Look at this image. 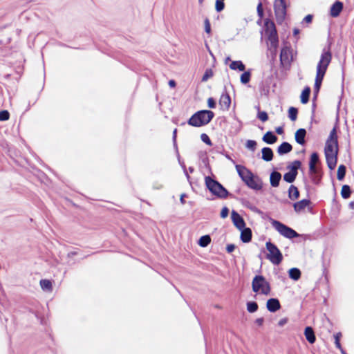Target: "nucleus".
<instances>
[{"label": "nucleus", "instance_id": "1", "mask_svg": "<svg viewBox=\"0 0 354 354\" xmlns=\"http://www.w3.org/2000/svg\"><path fill=\"white\" fill-rule=\"evenodd\" d=\"M235 168L239 176L248 188L257 192L263 188L262 179L250 169L239 164H235Z\"/></svg>", "mask_w": 354, "mask_h": 354}, {"label": "nucleus", "instance_id": "2", "mask_svg": "<svg viewBox=\"0 0 354 354\" xmlns=\"http://www.w3.org/2000/svg\"><path fill=\"white\" fill-rule=\"evenodd\" d=\"M263 33L268 37L271 46L277 48L279 43L277 31L274 21L269 18L264 20L263 26L261 31V34L263 35Z\"/></svg>", "mask_w": 354, "mask_h": 354}, {"label": "nucleus", "instance_id": "3", "mask_svg": "<svg viewBox=\"0 0 354 354\" xmlns=\"http://www.w3.org/2000/svg\"><path fill=\"white\" fill-rule=\"evenodd\" d=\"M213 116L214 113L211 111H200L189 118L188 124L193 127H201L209 123Z\"/></svg>", "mask_w": 354, "mask_h": 354}, {"label": "nucleus", "instance_id": "4", "mask_svg": "<svg viewBox=\"0 0 354 354\" xmlns=\"http://www.w3.org/2000/svg\"><path fill=\"white\" fill-rule=\"evenodd\" d=\"M270 222L272 226L283 236L287 239L297 238L301 236L295 230L283 224L279 221L270 218Z\"/></svg>", "mask_w": 354, "mask_h": 354}, {"label": "nucleus", "instance_id": "5", "mask_svg": "<svg viewBox=\"0 0 354 354\" xmlns=\"http://www.w3.org/2000/svg\"><path fill=\"white\" fill-rule=\"evenodd\" d=\"M252 291L262 295H268L270 294L271 287L270 283L261 274L255 275L252 281Z\"/></svg>", "mask_w": 354, "mask_h": 354}, {"label": "nucleus", "instance_id": "6", "mask_svg": "<svg viewBox=\"0 0 354 354\" xmlns=\"http://www.w3.org/2000/svg\"><path fill=\"white\" fill-rule=\"evenodd\" d=\"M266 247L268 253L266 258L274 265H279L283 260V254L277 246L270 241L266 243Z\"/></svg>", "mask_w": 354, "mask_h": 354}, {"label": "nucleus", "instance_id": "7", "mask_svg": "<svg viewBox=\"0 0 354 354\" xmlns=\"http://www.w3.org/2000/svg\"><path fill=\"white\" fill-rule=\"evenodd\" d=\"M273 6L277 22L281 24L287 15L288 5L286 1V0H274Z\"/></svg>", "mask_w": 354, "mask_h": 354}, {"label": "nucleus", "instance_id": "8", "mask_svg": "<svg viewBox=\"0 0 354 354\" xmlns=\"http://www.w3.org/2000/svg\"><path fill=\"white\" fill-rule=\"evenodd\" d=\"M331 59L332 53L330 47L328 48H324L320 56V59L317 66V69H321L322 71H326Z\"/></svg>", "mask_w": 354, "mask_h": 354}, {"label": "nucleus", "instance_id": "9", "mask_svg": "<svg viewBox=\"0 0 354 354\" xmlns=\"http://www.w3.org/2000/svg\"><path fill=\"white\" fill-rule=\"evenodd\" d=\"M280 64L283 66H290L292 62V49L290 46L284 45L282 46L279 55Z\"/></svg>", "mask_w": 354, "mask_h": 354}, {"label": "nucleus", "instance_id": "10", "mask_svg": "<svg viewBox=\"0 0 354 354\" xmlns=\"http://www.w3.org/2000/svg\"><path fill=\"white\" fill-rule=\"evenodd\" d=\"M205 184L208 189L215 196L220 198L221 193V185L210 177L205 178Z\"/></svg>", "mask_w": 354, "mask_h": 354}, {"label": "nucleus", "instance_id": "11", "mask_svg": "<svg viewBox=\"0 0 354 354\" xmlns=\"http://www.w3.org/2000/svg\"><path fill=\"white\" fill-rule=\"evenodd\" d=\"M308 176L313 184L319 185L323 178V171L320 167L314 168L313 171H310L309 168Z\"/></svg>", "mask_w": 354, "mask_h": 354}, {"label": "nucleus", "instance_id": "12", "mask_svg": "<svg viewBox=\"0 0 354 354\" xmlns=\"http://www.w3.org/2000/svg\"><path fill=\"white\" fill-rule=\"evenodd\" d=\"M339 148H335V153H324L327 166L330 170L335 168L337 162Z\"/></svg>", "mask_w": 354, "mask_h": 354}, {"label": "nucleus", "instance_id": "13", "mask_svg": "<svg viewBox=\"0 0 354 354\" xmlns=\"http://www.w3.org/2000/svg\"><path fill=\"white\" fill-rule=\"evenodd\" d=\"M231 219L234 225L238 230H241L245 226L243 218L235 210H232L231 212Z\"/></svg>", "mask_w": 354, "mask_h": 354}, {"label": "nucleus", "instance_id": "14", "mask_svg": "<svg viewBox=\"0 0 354 354\" xmlns=\"http://www.w3.org/2000/svg\"><path fill=\"white\" fill-rule=\"evenodd\" d=\"M343 2L338 0L335 1V3H333L330 8V15L333 18L339 17L343 10Z\"/></svg>", "mask_w": 354, "mask_h": 354}, {"label": "nucleus", "instance_id": "15", "mask_svg": "<svg viewBox=\"0 0 354 354\" xmlns=\"http://www.w3.org/2000/svg\"><path fill=\"white\" fill-rule=\"evenodd\" d=\"M266 308L270 313H275L281 308L279 300L277 298H270L266 302Z\"/></svg>", "mask_w": 354, "mask_h": 354}, {"label": "nucleus", "instance_id": "16", "mask_svg": "<svg viewBox=\"0 0 354 354\" xmlns=\"http://www.w3.org/2000/svg\"><path fill=\"white\" fill-rule=\"evenodd\" d=\"M241 232L240 240L244 243H248L252 241V232L250 227L244 226L243 228L239 230Z\"/></svg>", "mask_w": 354, "mask_h": 354}, {"label": "nucleus", "instance_id": "17", "mask_svg": "<svg viewBox=\"0 0 354 354\" xmlns=\"http://www.w3.org/2000/svg\"><path fill=\"white\" fill-rule=\"evenodd\" d=\"M306 130L304 128H300L295 133V140L296 142L301 146H304L306 142Z\"/></svg>", "mask_w": 354, "mask_h": 354}, {"label": "nucleus", "instance_id": "18", "mask_svg": "<svg viewBox=\"0 0 354 354\" xmlns=\"http://www.w3.org/2000/svg\"><path fill=\"white\" fill-rule=\"evenodd\" d=\"M281 179V174L279 171L273 170L270 174V183L272 187H277Z\"/></svg>", "mask_w": 354, "mask_h": 354}, {"label": "nucleus", "instance_id": "19", "mask_svg": "<svg viewBox=\"0 0 354 354\" xmlns=\"http://www.w3.org/2000/svg\"><path fill=\"white\" fill-rule=\"evenodd\" d=\"M292 150V146L288 142H283L278 146L277 151L279 156H283L290 153Z\"/></svg>", "mask_w": 354, "mask_h": 354}, {"label": "nucleus", "instance_id": "20", "mask_svg": "<svg viewBox=\"0 0 354 354\" xmlns=\"http://www.w3.org/2000/svg\"><path fill=\"white\" fill-rule=\"evenodd\" d=\"M277 140V136L272 131H267L262 137V140L268 145H273Z\"/></svg>", "mask_w": 354, "mask_h": 354}, {"label": "nucleus", "instance_id": "21", "mask_svg": "<svg viewBox=\"0 0 354 354\" xmlns=\"http://www.w3.org/2000/svg\"><path fill=\"white\" fill-rule=\"evenodd\" d=\"M310 200L306 198L295 202L293 203L294 210L296 212H300L302 210H304L307 206H308L310 204Z\"/></svg>", "mask_w": 354, "mask_h": 354}, {"label": "nucleus", "instance_id": "22", "mask_svg": "<svg viewBox=\"0 0 354 354\" xmlns=\"http://www.w3.org/2000/svg\"><path fill=\"white\" fill-rule=\"evenodd\" d=\"M304 335L310 344H314L316 341L315 331L311 326H306L304 329Z\"/></svg>", "mask_w": 354, "mask_h": 354}, {"label": "nucleus", "instance_id": "23", "mask_svg": "<svg viewBox=\"0 0 354 354\" xmlns=\"http://www.w3.org/2000/svg\"><path fill=\"white\" fill-rule=\"evenodd\" d=\"M261 158L266 162H270L273 159L274 153L270 147H265L261 149Z\"/></svg>", "mask_w": 354, "mask_h": 354}, {"label": "nucleus", "instance_id": "24", "mask_svg": "<svg viewBox=\"0 0 354 354\" xmlns=\"http://www.w3.org/2000/svg\"><path fill=\"white\" fill-rule=\"evenodd\" d=\"M288 198L291 201H295L299 198L300 193H299L298 188L296 186H295L294 185H291L289 187V189L288 191Z\"/></svg>", "mask_w": 354, "mask_h": 354}, {"label": "nucleus", "instance_id": "25", "mask_svg": "<svg viewBox=\"0 0 354 354\" xmlns=\"http://www.w3.org/2000/svg\"><path fill=\"white\" fill-rule=\"evenodd\" d=\"M319 162H320V160H319V153L317 151L313 152L310 155L309 162H308V166H309V168H310V171H313L314 168L317 167L315 166V164H317Z\"/></svg>", "mask_w": 354, "mask_h": 354}, {"label": "nucleus", "instance_id": "26", "mask_svg": "<svg viewBox=\"0 0 354 354\" xmlns=\"http://www.w3.org/2000/svg\"><path fill=\"white\" fill-rule=\"evenodd\" d=\"M310 92H311L310 87H309L308 86H306L304 87V88L301 91V93L300 95V100H301V104H306L308 102Z\"/></svg>", "mask_w": 354, "mask_h": 354}, {"label": "nucleus", "instance_id": "27", "mask_svg": "<svg viewBox=\"0 0 354 354\" xmlns=\"http://www.w3.org/2000/svg\"><path fill=\"white\" fill-rule=\"evenodd\" d=\"M230 69L233 71H244L245 65L241 60L232 61L229 65Z\"/></svg>", "mask_w": 354, "mask_h": 354}, {"label": "nucleus", "instance_id": "28", "mask_svg": "<svg viewBox=\"0 0 354 354\" xmlns=\"http://www.w3.org/2000/svg\"><path fill=\"white\" fill-rule=\"evenodd\" d=\"M243 73L241 75L240 77V82L242 84L246 85L248 84L251 80L252 77V69L250 68L247 71H242Z\"/></svg>", "mask_w": 354, "mask_h": 354}, {"label": "nucleus", "instance_id": "29", "mask_svg": "<svg viewBox=\"0 0 354 354\" xmlns=\"http://www.w3.org/2000/svg\"><path fill=\"white\" fill-rule=\"evenodd\" d=\"M301 272L297 268H292L288 270V276L290 279L297 281L300 279Z\"/></svg>", "mask_w": 354, "mask_h": 354}, {"label": "nucleus", "instance_id": "30", "mask_svg": "<svg viewBox=\"0 0 354 354\" xmlns=\"http://www.w3.org/2000/svg\"><path fill=\"white\" fill-rule=\"evenodd\" d=\"M297 175L294 171H288L283 174V178L286 183H292L296 180Z\"/></svg>", "mask_w": 354, "mask_h": 354}, {"label": "nucleus", "instance_id": "31", "mask_svg": "<svg viewBox=\"0 0 354 354\" xmlns=\"http://www.w3.org/2000/svg\"><path fill=\"white\" fill-rule=\"evenodd\" d=\"M326 140L333 142L335 148H339L336 127H334L333 129L330 131L329 136Z\"/></svg>", "mask_w": 354, "mask_h": 354}, {"label": "nucleus", "instance_id": "32", "mask_svg": "<svg viewBox=\"0 0 354 354\" xmlns=\"http://www.w3.org/2000/svg\"><path fill=\"white\" fill-rule=\"evenodd\" d=\"M352 193L351 188L348 185H344L342 187L341 196L344 199H348L350 198Z\"/></svg>", "mask_w": 354, "mask_h": 354}, {"label": "nucleus", "instance_id": "33", "mask_svg": "<svg viewBox=\"0 0 354 354\" xmlns=\"http://www.w3.org/2000/svg\"><path fill=\"white\" fill-rule=\"evenodd\" d=\"M325 71H322L321 69H317L316 77L315 80V84L321 85L322 84L324 75L326 74Z\"/></svg>", "mask_w": 354, "mask_h": 354}, {"label": "nucleus", "instance_id": "34", "mask_svg": "<svg viewBox=\"0 0 354 354\" xmlns=\"http://www.w3.org/2000/svg\"><path fill=\"white\" fill-rule=\"evenodd\" d=\"M257 15H258V17H259V19L257 20V24L259 26H261L262 25V19H263V17L264 16V12H263V4H262L261 1L259 2V3L257 5Z\"/></svg>", "mask_w": 354, "mask_h": 354}, {"label": "nucleus", "instance_id": "35", "mask_svg": "<svg viewBox=\"0 0 354 354\" xmlns=\"http://www.w3.org/2000/svg\"><path fill=\"white\" fill-rule=\"evenodd\" d=\"M346 173V167L344 165H340L337 169V178L342 181L344 179Z\"/></svg>", "mask_w": 354, "mask_h": 354}, {"label": "nucleus", "instance_id": "36", "mask_svg": "<svg viewBox=\"0 0 354 354\" xmlns=\"http://www.w3.org/2000/svg\"><path fill=\"white\" fill-rule=\"evenodd\" d=\"M301 167V162L299 160L293 161L290 165L287 166L289 171H294L295 174H298V169Z\"/></svg>", "mask_w": 354, "mask_h": 354}, {"label": "nucleus", "instance_id": "37", "mask_svg": "<svg viewBox=\"0 0 354 354\" xmlns=\"http://www.w3.org/2000/svg\"><path fill=\"white\" fill-rule=\"evenodd\" d=\"M211 243V238L209 235L202 236L198 241V244L202 247H207Z\"/></svg>", "mask_w": 354, "mask_h": 354}, {"label": "nucleus", "instance_id": "38", "mask_svg": "<svg viewBox=\"0 0 354 354\" xmlns=\"http://www.w3.org/2000/svg\"><path fill=\"white\" fill-rule=\"evenodd\" d=\"M242 204H243V205L244 207L248 208L249 209H250L251 211H252L254 212H256V213H258V214L262 213V212L258 207H257L256 206L253 205L248 200H245V199L243 200Z\"/></svg>", "mask_w": 354, "mask_h": 354}, {"label": "nucleus", "instance_id": "39", "mask_svg": "<svg viewBox=\"0 0 354 354\" xmlns=\"http://www.w3.org/2000/svg\"><path fill=\"white\" fill-rule=\"evenodd\" d=\"M298 109L294 106H290L288 111V118L291 121H295L297 118Z\"/></svg>", "mask_w": 354, "mask_h": 354}, {"label": "nucleus", "instance_id": "40", "mask_svg": "<svg viewBox=\"0 0 354 354\" xmlns=\"http://www.w3.org/2000/svg\"><path fill=\"white\" fill-rule=\"evenodd\" d=\"M335 147L333 142L326 140L324 147V153H335Z\"/></svg>", "mask_w": 354, "mask_h": 354}, {"label": "nucleus", "instance_id": "41", "mask_svg": "<svg viewBox=\"0 0 354 354\" xmlns=\"http://www.w3.org/2000/svg\"><path fill=\"white\" fill-rule=\"evenodd\" d=\"M247 310L250 313H254L257 311L259 306L256 301H250L246 304Z\"/></svg>", "mask_w": 354, "mask_h": 354}, {"label": "nucleus", "instance_id": "42", "mask_svg": "<svg viewBox=\"0 0 354 354\" xmlns=\"http://www.w3.org/2000/svg\"><path fill=\"white\" fill-rule=\"evenodd\" d=\"M40 286L41 288L44 290L51 291L52 290V283L48 279H42L40 281Z\"/></svg>", "mask_w": 354, "mask_h": 354}, {"label": "nucleus", "instance_id": "43", "mask_svg": "<svg viewBox=\"0 0 354 354\" xmlns=\"http://www.w3.org/2000/svg\"><path fill=\"white\" fill-rule=\"evenodd\" d=\"M257 143L254 140H248L245 143V147L252 151H254L257 149Z\"/></svg>", "mask_w": 354, "mask_h": 354}, {"label": "nucleus", "instance_id": "44", "mask_svg": "<svg viewBox=\"0 0 354 354\" xmlns=\"http://www.w3.org/2000/svg\"><path fill=\"white\" fill-rule=\"evenodd\" d=\"M257 118L263 122H266L268 120V115L267 112L264 111H259L257 113Z\"/></svg>", "mask_w": 354, "mask_h": 354}, {"label": "nucleus", "instance_id": "45", "mask_svg": "<svg viewBox=\"0 0 354 354\" xmlns=\"http://www.w3.org/2000/svg\"><path fill=\"white\" fill-rule=\"evenodd\" d=\"M223 103L226 106V108L228 109L231 104V98H230V95L227 93H223Z\"/></svg>", "mask_w": 354, "mask_h": 354}, {"label": "nucleus", "instance_id": "46", "mask_svg": "<svg viewBox=\"0 0 354 354\" xmlns=\"http://www.w3.org/2000/svg\"><path fill=\"white\" fill-rule=\"evenodd\" d=\"M212 76H213L212 71L211 69H207V70H206L205 73H204V75L202 77V81L205 82L208 79L212 77Z\"/></svg>", "mask_w": 354, "mask_h": 354}, {"label": "nucleus", "instance_id": "47", "mask_svg": "<svg viewBox=\"0 0 354 354\" xmlns=\"http://www.w3.org/2000/svg\"><path fill=\"white\" fill-rule=\"evenodd\" d=\"M321 86V85L317 86V84H314L313 101H315L317 100Z\"/></svg>", "mask_w": 354, "mask_h": 354}, {"label": "nucleus", "instance_id": "48", "mask_svg": "<svg viewBox=\"0 0 354 354\" xmlns=\"http://www.w3.org/2000/svg\"><path fill=\"white\" fill-rule=\"evenodd\" d=\"M10 114L8 111H0V121H5L9 119Z\"/></svg>", "mask_w": 354, "mask_h": 354}, {"label": "nucleus", "instance_id": "49", "mask_svg": "<svg viewBox=\"0 0 354 354\" xmlns=\"http://www.w3.org/2000/svg\"><path fill=\"white\" fill-rule=\"evenodd\" d=\"M313 15H307L302 21V23L310 24L313 21Z\"/></svg>", "mask_w": 354, "mask_h": 354}, {"label": "nucleus", "instance_id": "50", "mask_svg": "<svg viewBox=\"0 0 354 354\" xmlns=\"http://www.w3.org/2000/svg\"><path fill=\"white\" fill-rule=\"evenodd\" d=\"M236 248V245L233 243L227 244L226 245V251L227 253H232Z\"/></svg>", "mask_w": 354, "mask_h": 354}, {"label": "nucleus", "instance_id": "51", "mask_svg": "<svg viewBox=\"0 0 354 354\" xmlns=\"http://www.w3.org/2000/svg\"><path fill=\"white\" fill-rule=\"evenodd\" d=\"M205 30L207 34H209L211 32V28H210V24L207 19L205 20Z\"/></svg>", "mask_w": 354, "mask_h": 354}, {"label": "nucleus", "instance_id": "52", "mask_svg": "<svg viewBox=\"0 0 354 354\" xmlns=\"http://www.w3.org/2000/svg\"><path fill=\"white\" fill-rule=\"evenodd\" d=\"M201 140L207 145H211V141L207 135L203 133L201 135Z\"/></svg>", "mask_w": 354, "mask_h": 354}, {"label": "nucleus", "instance_id": "53", "mask_svg": "<svg viewBox=\"0 0 354 354\" xmlns=\"http://www.w3.org/2000/svg\"><path fill=\"white\" fill-rule=\"evenodd\" d=\"M288 319V318L285 317V318H282L281 319L279 322H278V326H283L285 324H287Z\"/></svg>", "mask_w": 354, "mask_h": 354}, {"label": "nucleus", "instance_id": "54", "mask_svg": "<svg viewBox=\"0 0 354 354\" xmlns=\"http://www.w3.org/2000/svg\"><path fill=\"white\" fill-rule=\"evenodd\" d=\"M275 132L278 135H282L284 133L283 127L282 126H279V127H276Z\"/></svg>", "mask_w": 354, "mask_h": 354}, {"label": "nucleus", "instance_id": "55", "mask_svg": "<svg viewBox=\"0 0 354 354\" xmlns=\"http://www.w3.org/2000/svg\"><path fill=\"white\" fill-rule=\"evenodd\" d=\"M208 106L209 108H214L215 106V102L213 98L210 97L207 100Z\"/></svg>", "mask_w": 354, "mask_h": 354}, {"label": "nucleus", "instance_id": "56", "mask_svg": "<svg viewBox=\"0 0 354 354\" xmlns=\"http://www.w3.org/2000/svg\"><path fill=\"white\" fill-rule=\"evenodd\" d=\"M263 322H264V319L263 317H259V318H257L256 320H255V323L259 326H261L263 324Z\"/></svg>", "mask_w": 354, "mask_h": 354}, {"label": "nucleus", "instance_id": "57", "mask_svg": "<svg viewBox=\"0 0 354 354\" xmlns=\"http://www.w3.org/2000/svg\"><path fill=\"white\" fill-rule=\"evenodd\" d=\"M216 10L218 12L221 10V0H216Z\"/></svg>", "mask_w": 354, "mask_h": 354}, {"label": "nucleus", "instance_id": "58", "mask_svg": "<svg viewBox=\"0 0 354 354\" xmlns=\"http://www.w3.org/2000/svg\"><path fill=\"white\" fill-rule=\"evenodd\" d=\"M342 337V333L340 332L337 333L334 335L335 342H340V339Z\"/></svg>", "mask_w": 354, "mask_h": 354}, {"label": "nucleus", "instance_id": "59", "mask_svg": "<svg viewBox=\"0 0 354 354\" xmlns=\"http://www.w3.org/2000/svg\"><path fill=\"white\" fill-rule=\"evenodd\" d=\"M229 214V209L227 207H223V218L227 217Z\"/></svg>", "mask_w": 354, "mask_h": 354}, {"label": "nucleus", "instance_id": "60", "mask_svg": "<svg viewBox=\"0 0 354 354\" xmlns=\"http://www.w3.org/2000/svg\"><path fill=\"white\" fill-rule=\"evenodd\" d=\"M229 195V192L223 186V198H225Z\"/></svg>", "mask_w": 354, "mask_h": 354}, {"label": "nucleus", "instance_id": "61", "mask_svg": "<svg viewBox=\"0 0 354 354\" xmlns=\"http://www.w3.org/2000/svg\"><path fill=\"white\" fill-rule=\"evenodd\" d=\"M335 344L336 348L339 349L341 353H342V351H344V349L342 348V346L341 345L340 342H335Z\"/></svg>", "mask_w": 354, "mask_h": 354}, {"label": "nucleus", "instance_id": "62", "mask_svg": "<svg viewBox=\"0 0 354 354\" xmlns=\"http://www.w3.org/2000/svg\"><path fill=\"white\" fill-rule=\"evenodd\" d=\"M168 84H169V86L171 88H174L176 86V82L173 80H169Z\"/></svg>", "mask_w": 354, "mask_h": 354}, {"label": "nucleus", "instance_id": "63", "mask_svg": "<svg viewBox=\"0 0 354 354\" xmlns=\"http://www.w3.org/2000/svg\"><path fill=\"white\" fill-rule=\"evenodd\" d=\"M261 93H262V94H264V95H268V93H269V88H263L261 90Z\"/></svg>", "mask_w": 354, "mask_h": 354}, {"label": "nucleus", "instance_id": "64", "mask_svg": "<svg viewBox=\"0 0 354 354\" xmlns=\"http://www.w3.org/2000/svg\"><path fill=\"white\" fill-rule=\"evenodd\" d=\"M303 180H304V183L305 184V188L306 189H309V185H308V180L306 179V177H304Z\"/></svg>", "mask_w": 354, "mask_h": 354}]
</instances>
